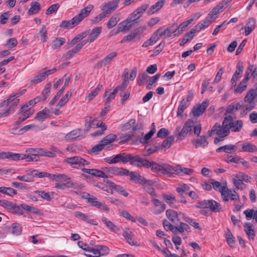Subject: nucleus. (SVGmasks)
Listing matches in <instances>:
<instances>
[{"instance_id":"f257e3e1","label":"nucleus","mask_w":257,"mask_h":257,"mask_svg":"<svg viewBox=\"0 0 257 257\" xmlns=\"http://www.w3.org/2000/svg\"><path fill=\"white\" fill-rule=\"evenodd\" d=\"M26 91V89H23L19 93L13 94L7 99L0 103V108L5 106L7 107V108L4 112H0V119L2 118L9 116L15 112L19 102L18 97L23 95Z\"/></svg>"},{"instance_id":"f03ea898","label":"nucleus","mask_w":257,"mask_h":257,"mask_svg":"<svg viewBox=\"0 0 257 257\" xmlns=\"http://www.w3.org/2000/svg\"><path fill=\"white\" fill-rule=\"evenodd\" d=\"M94 7L92 5H88L86 8L81 10L80 13L76 16L73 18L69 21H63L60 24V27L62 28L71 29L78 25L80 22L85 18L88 16L93 9Z\"/></svg>"},{"instance_id":"7ed1b4c3","label":"nucleus","mask_w":257,"mask_h":257,"mask_svg":"<svg viewBox=\"0 0 257 257\" xmlns=\"http://www.w3.org/2000/svg\"><path fill=\"white\" fill-rule=\"evenodd\" d=\"M6 159L13 161H19L27 159L28 161H37L38 155L36 154L24 155L23 154L14 153L12 152H6Z\"/></svg>"},{"instance_id":"20e7f679","label":"nucleus","mask_w":257,"mask_h":257,"mask_svg":"<svg viewBox=\"0 0 257 257\" xmlns=\"http://www.w3.org/2000/svg\"><path fill=\"white\" fill-rule=\"evenodd\" d=\"M146 26H141L135 29L133 32L128 35L123 37V39L120 41L121 43H125L126 41L131 42L135 39H138L139 40L141 39V36L143 33L146 30Z\"/></svg>"},{"instance_id":"39448f33","label":"nucleus","mask_w":257,"mask_h":257,"mask_svg":"<svg viewBox=\"0 0 257 257\" xmlns=\"http://www.w3.org/2000/svg\"><path fill=\"white\" fill-rule=\"evenodd\" d=\"M64 162L69 164L72 167L76 169L89 164L88 161L78 156L68 158L64 160Z\"/></svg>"},{"instance_id":"423d86ee","label":"nucleus","mask_w":257,"mask_h":257,"mask_svg":"<svg viewBox=\"0 0 257 257\" xmlns=\"http://www.w3.org/2000/svg\"><path fill=\"white\" fill-rule=\"evenodd\" d=\"M130 164L137 167L150 168V162L146 159L141 157L140 155L132 154Z\"/></svg>"},{"instance_id":"0eeeda50","label":"nucleus","mask_w":257,"mask_h":257,"mask_svg":"<svg viewBox=\"0 0 257 257\" xmlns=\"http://www.w3.org/2000/svg\"><path fill=\"white\" fill-rule=\"evenodd\" d=\"M134 24L131 22L127 18L118 24L117 29L111 31L109 36L116 35L120 32H125L130 30L134 26Z\"/></svg>"},{"instance_id":"6e6552de","label":"nucleus","mask_w":257,"mask_h":257,"mask_svg":"<svg viewBox=\"0 0 257 257\" xmlns=\"http://www.w3.org/2000/svg\"><path fill=\"white\" fill-rule=\"evenodd\" d=\"M209 133L210 137H211L213 134H216L219 138H224L229 135L230 131L223 127L219 123H216Z\"/></svg>"},{"instance_id":"1a4fd4ad","label":"nucleus","mask_w":257,"mask_h":257,"mask_svg":"<svg viewBox=\"0 0 257 257\" xmlns=\"http://www.w3.org/2000/svg\"><path fill=\"white\" fill-rule=\"evenodd\" d=\"M230 1L231 0H223L211 10L209 13V17L213 20H215L217 18L216 15L222 12L225 8H227Z\"/></svg>"},{"instance_id":"9d476101","label":"nucleus","mask_w":257,"mask_h":257,"mask_svg":"<svg viewBox=\"0 0 257 257\" xmlns=\"http://www.w3.org/2000/svg\"><path fill=\"white\" fill-rule=\"evenodd\" d=\"M120 0H113L111 2L104 3L102 6L101 10L109 16L113 12H114L118 7V4Z\"/></svg>"},{"instance_id":"9b49d317","label":"nucleus","mask_w":257,"mask_h":257,"mask_svg":"<svg viewBox=\"0 0 257 257\" xmlns=\"http://www.w3.org/2000/svg\"><path fill=\"white\" fill-rule=\"evenodd\" d=\"M209 100H206L200 104L194 106L192 110V113L194 117H199L202 115L205 110L209 105Z\"/></svg>"},{"instance_id":"f8f14e48","label":"nucleus","mask_w":257,"mask_h":257,"mask_svg":"<svg viewBox=\"0 0 257 257\" xmlns=\"http://www.w3.org/2000/svg\"><path fill=\"white\" fill-rule=\"evenodd\" d=\"M177 166L173 167L168 164H162L161 174L171 177L174 174L177 175Z\"/></svg>"},{"instance_id":"ddd939ff","label":"nucleus","mask_w":257,"mask_h":257,"mask_svg":"<svg viewBox=\"0 0 257 257\" xmlns=\"http://www.w3.org/2000/svg\"><path fill=\"white\" fill-rule=\"evenodd\" d=\"M104 181L108 184V186L109 188L111 190V191H115L125 197H127L128 195V192L121 186L116 185L114 183L110 181L104 180Z\"/></svg>"},{"instance_id":"4468645a","label":"nucleus","mask_w":257,"mask_h":257,"mask_svg":"<svg viewBox=\"0 0 257 257\" xmlns=\"http://www.w3.org/2000/svg\"><path fill=\"white\" fill-rule=\"evenodd\" d=\"M82 171L85 173L90 174L96 177L107 178L109 176L105 174L104 170L101 171L95 169L82 168Z\"/></svg>"},{"instance_id":"2eb2a0df","label":"nucleus","mask_w":257,"mask_h":257,"mask_svg":"<svg viewBox=\"0 0 257 257\" xmlns=\"http://www.w3.org/2000/svg\"><path fill=\"white\" fill-rule=\"evenodd\" d=\"M243 68L242 63L240 62H238L236 65V70L231 79V83L232 86H235L236 85V81L241 77V74L243 72Z\"/></svg>"},{"instance_id":"dca6fc26","label":"nucleus","mask_w":257,"mask_h":257,"mask_svg":"<svg viewBox=\"0 0 257 257\" xmlns=\"http://www.w3.org/2000/svg\"><path fill=\"white\" fill-rule=\"evenodd\" d=\"M132 154L122 153L118 154L114 156L116 163L121 162L123 164L130 163Z\"/></svg>"},{"instance_id":"f3484780","label":"nucleus","mask_w":257,"mask_h":257,"mask_svg":"<svg viewBox=\"0 0 257 257\" xmlns=\"http://www.w3.org/2000/svg\"><path fill=\"white\" fill-rule=\"evenodd\" d=\"M243 227L244 228V231L247 235L249 240H253L255 235L254 228L253 225L249 222H246L244 223Z\"/></svg>"},{"instance_id":"a211bd4d","label":"nucleus","mask_w":257,"mask_h":257,"mask_svg":"<svg viewBox=\"0 0 257 257\" xmlns=\"http://www.w3.org/2000/svg\"><path fill=\"white\" fill-rule=\"evenodd\" d=\"M214 20H213L212 18H210L208 15L207 17L204 20L202 23H198L193 28V29L196 32H199L203 29L208 27L210 24Z\"/></svg>"},{"instance_id":"6ab92c4d","label":"nucleus","mask_w":257,"mask_h":257,"mask_svg":"<svg viewBox=\"0 0 257 257\" xmlns=\"http://www.w3.org/2000/svg\"><path fill=\"white\" fill-rule=\"evenodd\" d=\"M131 180L136 183L144 185L148 180L142 176L138 174L135 172H131L130 174Z\"/></svg>"},{"instance_id":"aec40b11","label":"nucleus","mask_w":257,"mask_h":257,"mask_svg":"<svg viewBox=\"0 0 257 257\" xmlns=\"http://www.w3.org/2000/svg\"><path fill=\"white\" fill-rule=\"evenodd\" d=\"M160 150H162L160 143H156L151 147H146L143 153L145 156H148Z\"/></svg>"},{"instance_id":"412c9836","label":"nucleus","mask_w":257,"mask_h":257,"mask_svg":"<svg viewBox=\"0 0 257 257\" xmlns=\"http://www.w3.org/2000/svg\"><path fill=\"white\" fill-rule=\"evenodd\" d=\"M165 2V0H161L151 6L147 12L148 15H153L161 10V9L163 7Z\"/></svg>"},{"instance_id":"4be33fe9","label":"nucleus","mask_w":257,"mask_h":257,"mask_svg":"<svg viewBox=\"0 0 257 257\" xmlns=\"http://www.w3.org/2000/svg\"><path fill=\"white\" fill-rule=\"evenodd\" d=\"M116 136L115 135L110 134L107 135L101 141V144H104V148H108L112 146V143L116 140Z\"/></svg>"},{"instance_id":"5701e85b","label":"nucleus","mask_w":257,"mask_h":257,"mask_svg":"<svg viewBox=\"0 0 257 257\" xmlns=\"http://www.w3.org/2000/svg\"><path fill=\"white\" fill-rule=\"evenodd\" d=\"M175 26V24H173L171 26L168 27L165 30H163L162 27L160 28L159 29H161L160 32V35L162 36H165L166 37H171L172 34L173 33H176L177 30H174L173 28Z\"/></svg>"},{"instance_id":"b1692460","label":"nucleus","mask_w":257,"mask_h":257,"mask_svg":"<svg viewBox=\"0 0 257 257\" xmlns=\"http://www.w3.org/2000/svg\"><path fill=\"white\" fill-rule=\"evenodd\" d=\"M157 209L155 211L154 213L159 214L163 212L166 209V205L162 203L159 200L157 199H153L152 200Z\"/></svg>"},{"instance_id":"393cba45","label":"nucleus","mask_w":257,"mask_h":257,"mask_svg":"<svg viewBox=\"0 0 257 257\" xmlns=\"http://www.w3.org/2000/svg\"><path fill=\"white\" fill-rule=\"evenodd\" d=\"M209 205L208 206V208L213 212H223V209L221 206V205L215 201L214 200H210L209 202H208Z\"/></svg>"},{"instance_id":"a878e982","label":"nucleus","mask_w":257,"mask_h":257,"mask_svg":"<svg viewBox=\"0 0 257 257\" xmlns=\"http://www.w3.org/2000/svg\"><path fill=\"white\" fill-rule=\"evenodd\" d=\"M193 20L194 19L192 18L181 23L175 30H177V32L176 33L174 34V36L176 37L180 35L188 26V25H190L193 21Z\"/></svg>"},{"instance_id":"bb28decb","label":"nucleus","mask_w":257,"mask_h":257,"mask_svg":"<svg viewBox=\"0 0 257 257\" xmlns=\"http://www.w3.org/2000/svg\"><path fill=\"white\" fill-rule=\"evenodd\" d=\"M132 231L129 229H126L122 233L123 236L126 240L127 242L132 245H137V242L132 236Z\"/></svg>"},{"instance_id":"cd10ccee","label":"nucleus","mask_w":257,"mask_h":257,"mask_svg":"<svg viewBox=\"0 0 257 257\" xmlns=\"http://www.w3.org/2000/svg\"><path fill=\"white\" fill-rule=\"evenodd\" d=\"M153 182L151 180H148L144 184V188L145 190L152 196L156 197L157 194L155 189L152 187Z\"/></svg>"},{"instance_id":"c85d7f7f","label":"nucleus","mask_w":257,"mask_h":257,"mask_svg":"<svg viewBox=\"0 0 257 257\" xmlns=\"http://www.w3.org/2000/svg\"><path fill=\"white\" fill-rule=\"evenodd\" d=\"M101 30V27H96L93 29L90 33L89 32L90 35L88 37L89 43L93 42L99 36Z\"/></svg>"},{"instance_id":"c756f323","label":"nucleus","mask_w":257,"mask_h":257,"mask_svg":"<svg viewBox=\"0 0 257 257\" xmlns=\"http://www.w3.org/2000/svg\"><path fill=\"white\" fill-rule=\"evenodd\" d=\"M197 33L195 30L193 28L189 32L187 33L180 43L181 46H183L186 43L191 40L194 37V34Z\"/></svg>"},{"instance_id":"7c9ffc66","label":"nucleus","mask_w":257,"mask_h":257,"mask_svg":"<svg viewBox=\"0 0 257 257\" xmlns=\"http://www.w3.org/2000/svg\"><path fill=\"white\" fill-rule=\"evenodd\" d=\"M256 90L255 89H250L244 98V101L247 103H255L254 99Z\"/></svg>"},{"instance_id":"2f4dec72","label":"nucleus","mask_w":257,"mask_h":257,"mask_svg":"<svg viewBox=\"0 0 257 257\" xmlns=\"http://www.w3.org/2000/svg\"><path fill=\"white\" fill-rule=\"evenodd\" d=\"M56 154H57L56 149L54 148L52 150V151L44 150V149H39V155H38V154H36V155H38V157L37 158V159H38L39 158V155L47 156V157H54L56 156Z\"/></svg>"},{"instance_id":"473e14b6","label":"nucleus","mask_w":257,"mask_h":257,"mask_svg":"<svg viewBox=\"0 0 257 257\" xmlns=\"http://www.w3.org/2000/svg\"><path fill=\"white\" fill-rule=\"evenodd\" d=\"M81 133V130L80 129L74 130L66 135L65 139L67 141H73L79 137Z\"/></svg>"},{"instance_id":"72a5a7b5","label":"nucleus","mask_w":257,"mask_h":257,"mask_svg":"<svg viewBox=\"0 0 257 257\" xmlns=\"http://www.w3.org/2000/svg\"><path fill=\"white\" fill-rule=\"evenodd\" d=\"M243 121L241 120L232 121L230 130L233 132H239L243 127Z\"/></svg>"},{"instance_id":"f704fd0d","label":"nucleus","mask_w":257,"mask_h":257,"mask_svg":"<svg viewBox=\"0 0 257 257\" xmlns=\"http://www.w3.org/2000/svg\"><path fill=\"white\" fill-rule=\"evenodd\" d=\"M188 133L183 128H181V126H177L174 132V135L178 140H182L186 137Z\"/></svg>"},{"instance_id":"c9c22d12","label":"nucleus","mask_w":257,"mask_h":257,"mask_svg":"<svg viewBox=\"0 0 257 257\" xmlns=\"http://www.w3.org/2000/svg\"><path fill=\"white\" fill-rule=\"evenodd\" d=\"M40 4L37 2H34L31 3V8L28 12L29 15H32L39 12L40 10Z\"/></svg>"},{"instance_id":"e433bc0d","label":"nucleus","mask_w":257,"mask_h":257,"mask_svg":"<svg viewBox=\"0 0 257 257\" xmlns=\"http://www.w3.org/2000/svg\"><path fill=\"white\" fill-rule=\"evenodd\" d=\"M90 30H86L85 32H82L79 34L77 35L75 38H74L71 41L70 44L72 45H74L78 42L85 38L87 35L89 33Z\"/></svg>"},{"instance_id":"4c0bfd02","label":"nucleus","mask_w":257,"mask_h":257,"mask_svg":"<svg viewBox=\"0 0 257 257\" xmlns=\"http://www.w3.org/2000/svg\"><path fill=\"white\" fill-rule=\"evenodd\" d=\"M166 215L168 219L173 222L178 221V213L174 210L168 209L166 211Z\"/></svg>"},{"instance_id":"58836bf2","label":"nucleus","mask_w":257,"mask_h":257,"mask_svg":"<svg viewBox=\"0 0 257 257\" xmlns=\"http://www.w3.org/2000/svg\"><path fill=\"white\" fill-rule=\"evenodd\" d=\"M119 20V14L115 15L112 16L106 24L107 28L109 29L112 28L117 24V22Z\"/></svg>"},{"instance_id":"ea45409f","label":"nucleus","mask_w":257,"mask_h":257,"mask_svg":"<svg viewBox=\"0 0 257 257\" xmlns=\"http://www.w3.org/2000/svg\"><path fill=\"white\" fill-rule=\"evenodd\" d=\"M174 142V138L173 136L168 137L163 142L160 144L162 150H166L169 149Z\"/></svg>"},{"instance_id":"a19ab883","label":"nucleus","mask_w":257,"mask_h":257,"mask_svg":"<svg viewBox=\"0 0 257 257\" xmlns=\"http://www.w3.org/2000/svg\"><path fill=\"white\" fill-rule=\"evenodd\" d=\"M156 132V128H152L151 131L145 135L143 138H141L139 140L140 142L142 144H147L149 140L152 137Z\"/></svg>"},{"instance_id":"79ce46f5","label":"nucleus","mask_w":257,"mask_h":257,"mask_svg":"<svg viewBox=\"0 0 257 257\" xmlns=\"http://www.w3.org/2000/svg\"><path fill=\"white\" fill-rule=\"evenodd\" d=\"M242 150L246 152L253 153L257 151V147L252 144L246 143L242 145Z\"/></svg>"},{"instance_id":"37998d69","label":"nucleus","mask_w":257,"mask_h":257,"mask_svg":"<svg viewBox=\"0 0 257 257\" xmlns=\"http://www.w3.org/2000/svg\"><path fill=\"white\" fill-rule=\"evenodd\" d=\"M102 221L111 231L113 232L117 231L119 229L114 223L108 220L106 217H102Z\"/></svg>"},{"instance_id":"c03bdc74","label":"nucleus","mask_w":257,"mask_h":257,"mask_svg":"<svg viewBox=\"0 0 257 257\" xmlns=\"http://www.w3.org/2000/svg\"><path fill=\"white\" fill-rule=\"evenodd\" d=\"M65 42V39L63 38H55L52 43V48L53 50H55L57 48H60L62 46Z\"/></svg>"},{"instance_id":"a18cd8bd","label":"nucleus","mask_w":257,"mask_h":257,"mask_svg":"<svg viewBox=\"0 0 257 257\" xmlns=\"http://www.w3.org/2000/svg\"><path fill=\"white\" fill-rule=\"evenodd\" d=\"M50 110L45 108L43 110L39 111L36 116V118L41 120H44L49 116Z\"/></svg>"},{"instance_id":"49530a36","label":"nucleus","mask_w":257,"mask_h":257,"mask_svg":"<svg viewBox=\"0 0 257 257\" xmlns=\"http://www.w3.org/2000/svg\"><path fill=\"white\" fill-rule=\"evenodd\" d=\"M194 172V170L192 169L182 167L181 166L177 165V175L182 176V173L184 174L190 175Z\"/></svg>"},{"instance_id":"de8ad7c7","label":"nucleus","mask_w":257,"mask_h":257,"mask_svg":"<svg viewBox=\"0 0 257 257\" xmlns=\"http://www.w3.org/2000/svg\"><path fill=\"white\" fill-rule=\"evenodd\" d=\"M211 184H212V186L214 190L216 191H218L220 193L221 189H222V190L225 189V187L227 186L226 183L223 184V185H222L220 182L215 181L213 179L211 180Z\"/></svg>"},{"instance_id":"09e8293b","label":"nucleus","mask_w":257,"mask_h":257,"mask_svg":"<svg viewBox=\"0 0 257 257\" xmlns=\"http://www.w3.org/2000/svg\"><path fill=\"white\" fill-rule=\"evenodd\" d=\"M208 143L206 140L204 136H201L199 139H196L195 141L194 146L196 148L199 147H206L208 145Z\"/></svg>"},{"instance_id":"8fccbe9b","label":"nucleus","mask_w":257,"mask_h":257,"mask_svg":"<svg viewBox=\"0 0 257 257\" xmlns=\"http://www.w3.org/2000/svg\"><path fill=\"white\" fill-rule=\"evenodd\" d=\"M232 181L234 186L237 190H242L246 187V185L244 184L243 181L235 177L232 178Z\"/></svg>"},{"instance_id":"3c124183","label":"nucleus","mask_w":257,"mask_h":257,"mask_svg":"<svg viewBox=\"0 0 257 257\" xmlns=\"http://www.w3.org/2000/svg\"><path fill=\"white\" fill-rule=\"evenodd\" d=\"M225 238L228 245L231 247H233L235 242V238L228 229H227V232L225 233Z\"/></svg>"},{"instance_id":"603ef678","label":"nucleus","mask_w":257,"mask_h":257,"mask_svg":"<svg viewBox=\"0 0 257 257\" xmlns=\"http://www.w3.org/2000/svg\"><path fill=\"white\" fill-rule=\"evenodd\" d=\"M189 103L185 101V98H183L180 102L178 107L177 115L178 116L181 117L185 109L189 106Z\"/></svg>"},{"instance_id":"864d4df0","label":"nucleus","mask_w":257,"mask_h":257,"mask_svg":"<svg viewBox=\"0 0 257 257\" xmlns=\"http://www.w3.org/2000/svg\"><path fill=\"white\" fill-rule=\"evenodd\" d=\"M12 233L16 235H19L22 233V228L21 225L18 223H14L12 224Z\"/></svg>"},{"instance_id":"5fc2aeb1","label":"nucleus","mask_w":257,"mask_h":257,"mask_svg":"<svg viewBox=\"0 0 257 257\" xmlns=\"http://www.w3.org/2000/svg\"><path fill=\"white\" fill-rule=\"evenodd\" d=\"M231 193V190L229 189L227 187H225V189L222 190L221 189V194L222 200L224 202H227L229 200V199H230Z\"/></svg>"},{"instance_id":"6e6d98bb","label":"nucleus","mask_w":257,"mask_h":257,"mask_svg":"<svg viewBox=\"0 0 257 257\" xmlns=\"http://www.w3.org/2000/svg\"><path fill=\"white\" fill-rule=\"evenodd\" d=\"M46 77L44 72L41 73L34 77L31 80V84L36 85L45 80Z\"/></svg>"},{"instance_id":"4d7b16f0","label":"nucleus","mask_w":257,"mask_h":257,"mask_svg":"<svg viewBox=\"0 0 257 257\" xmlns=\"http://www.w3.org/2000/svg\"><path fill=\"white\" fill-rule=\"evenodd\" d=\"M51 87V83L50 82L47 83L45 85V88L42 93V100L45 101L49 96V94L50 92Z\"/></svg>"},{"instance_id":"13d9d810","label":"nucleus","mask_w":257,"mask_h":257,"mask_svg":"<svg viewBox=\"0 0 257 257\" xmlns=\"http://www.w3.org/2000/svg\"><path fill=\"white\" fill-rule=\"evenodd\" d=\"M67 188H72L75 189H81L84 188V185L82 184H79L76 181L68 180L66 182Z\"/></svg>"},{"instance_id":"bf43d9fd","label":"nucleus","mask_w":257,"mask_h":257,"mask_svg":"<svg viewBox=\"0 0 257 257\" xmlns=\"http://www.w3.org/2000/svg\"><path fill=\"white\" fill-rule=\"evenodd\" d=\"M17 179L21 181L30 182L33 181V172L31 171L27 174L23 176H17Z\"/></svg>"},{"instance_id":"052dcab7","label":"nucleus","mask_w":257,"mask_h":257,"mask_svg":"<svg viewBox=\"0 0 257 257\" xmlns=\"http://www.w3.org/2000/svg\"><path fill=\"white\" fill-rule=\"evenodd\" d=\"M9 211L12 213L17 214L18 215H22L23 213L21 205L19 206L15 203H13Z\"/></svg>"},{"instance_id":"680f3d73","label":"nucleus","mask_w":257,"mask_h":257,"mask_svg":"<svg viewBox=\"0 0 257 257\" xmlns=\"http://www.w3.org/2000/svg\"><path fill=\"white\" fill-rule=\"evenodd\" d=\"M233 120V117L231 115H229L224 118L222 125H221L226 130L230 131L232 121Z\"/></svg>"},{"instance_id":"e2e57ef3","label":"nucleus","mask_w":257,"mask_h":257,"mask_svg":"<svg viewBox=\"0 0 257 257\" xmlns=\"http://www.w3.org/2000/svg\"><path fill=\"white\" fill-rule=\"evenodd\" d=\"M102 85H98L96 88L93 89L91 93H90L88 96L87 99L89 101L91 100L96 95H97L98 92L102 89Z\"/></svg>"},{"instance_id":"0e129e2a","label":"nucleus","mask_w":257,"mask_h":257,"mask_svg":"<svg viewBox=\"0 0 257 257\" xmlns=\"http://www.w3.org/2000/svg\"><path fill=\"white\" fill-rule=\"evenodd\" d=\"M91 206L96 207L97 208H100L102 206V203L97 200V198L94 196H91L90 198H89V200L87 202Z\"/></svg>"},{"instance_id":"69168bd1","label":"nucleus","mask_w":257,"mask_h":257,"mask_svg":"<svg viewBox=\"0 0 257 257\" xmlns=\"http://www.w3.org/2000/svg\"><path fill=\"white\" fill-rule=\"evenodd\" d=\"M119 168L116 167H105L103 168L104 172L105 173H108L109 175H118V171Z\"/></svg>"},{"instance_id":"338daca9","label":"nucleus","mask_w":257,"mask_h":257,"mask_svg":"<svg viewBox=\"0 0 257 257\" xmlns=\"http://www.w3.org/2000/svg\"><path fill=\"white\" fill-rule=\"evenodd\" d=\"M163 198L169 204H173L176 202L175 197L171 194H164Z\"/></svg>"},{"instance_id":"774afa93","label":"nucleus","mask_w":257,"mask_h":257,"mask_svg":"<svg viewBox=\"0 0 257 257\" xmlns=\"http://www.w3.org/2000/svg\"><path fill=\"white\" fill-rule=\"evenodd\" d=\"M100 256L101 255H106L108 254L109 249L105 245H96Z\"/></svg>"}]
</instances>
